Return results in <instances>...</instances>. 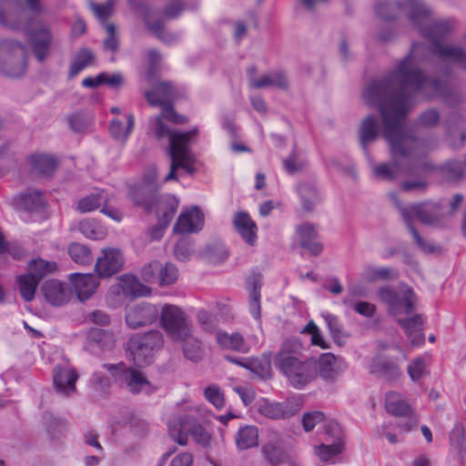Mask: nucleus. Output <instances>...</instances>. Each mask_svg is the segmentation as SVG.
Returning a JSON list of instances; mask_svg holds the SVG:
<instances>
[{
  "mask_svg": "<svg viewBox=\"0 0 466 466\" xmlns=\"http://www.w3.org/2000/svg\"><path fill=\"white\" fill-rule=\"evenodd\" d=\"M421 72L413 65L410 56L404 58L386 79L371 82L363 92V100L370 106H379L384 122V137L389 143L392 164H375L370 159L374 175L392 179L400 172V166H410L425 154L422 143L410 136L404 125L408 113L407 96L423 86Z\"/></svg>",
  "mask_w": 466,
  "mask_h": 466,
  "instance_id": "obj_1",
  "label": "nucleus"
},
{
  "mask_svg": "<svg viewBox=\"0 0 466 466\" xmlns=\"http://www.w3.org/2000/svg\"><path fill=\"white\" fill-rule=\"evenodd\" d=\"M173 95L174 90L172 86L165 82L158 83L152 90L145 92V96L150 106L161 107L160 115L149 119L150 131L158 139L165 137H169L168 151L172 162L169 173L164 179L165 181L177 179L176 170L177 167L184 168L188 173H193L192 164L194 157L187 145L191 137L196 136L198 133L196 128L187 133H177L172 132L167 127V121L175 124H182L187 121L185 116H179L174 111L170 104Z\"/></svg>",
  "mask_w": 466,
  "mask_h": 466,
  "instance_id": "obj_2",
  "label": "nucleus"
},
{
  "mask_svg": "<svg viewBox=\"0 0 466 466\" xmlns=\"http://www.w3.org/2000/svg\"><path fill=\"white\" fill-rule=\"evenodd\" d=\"M401 9L409 11L411 23L431 41L433 53L440 59L456 62L466 68V54L462 49L441 44L451 30V26L446 21L433 22L430 17L429 9L419 0H406L403 4L382 2L376 5V13L387 20L392 19L395 13Z\"/></svg>",
  "mask_w": 466,
  "mask_h": 466,
  "instance_id": "obj_3",
  "label": "nucleus"
},
{
  "mask_svg": "<svg viewBox=\"0 0 466 466\" xmlns=\"http://www.w3.org/2000/svg\"><path fill=\"white\" fill-rule=\"evenodd\" d=\"M0 25L10 29L23 28L39 62L48 56L52 33L42 21L30 18L20 0H0Z\"/></svg>",
  "mask_w": 466,
  "mask_h": 466,
  "instance_id": "obj_4",
  "label": "nucleus"
},
{
  "mask_svg": "<svg viewBox=\"0 0 466 466\" xmlns=\"http://www.w3.org/2000/svg\"><path fill=\"white\" fill-rule=\"evenodd\" d=\"M389 197L395 206L399 208L401 217L417 245L425 252H433L435 249L431 245L423 241L419 232L412 225V217H416L423 224H431L439 216L437 205L432 203H422L403 208L400 207V203L396 193H390Z\"/></svg>",
  "mask_w": 466,
  "mask_h": 466,
  "instance_id": "obj_5",
  "label": "nucleus"
},
{
  "mask_svg": "<svg viewBox=\"0 0 466 466\" xmlns=\"http://www.w3.org/2000/svg\"><path fill=\"white\" fill-rule=\"evenodd\" d=\"M159 326L171 341L186 337L193 329L187 313L179 306L171 303L162 305L158 310Z\"/></svg>",
  "mask_w": 466,
  "mask_h": 466,
  "instance_id": "obj_6",
  "label": "nucleus"
},
{
  "mask_svg": "<svg viewBox=\"0 0 466 466\" xmlns=\"http://www.w3.org/2000/svg\"><path fill=\"white\" fill-rule=\"evenodd\" d=\"M379 299L386 304L389 314L398 317L410 314L417 301L413 289L405 284L398 288L385 286L378 290Z\"/></svg>",
  "mask_w": 466,
  "mask_h": 466,
  "instance_id": "obj_7",
  "label": "nucleus"
},
{
  "mask_svg": "<svg viewBox=\"0 0 466 466\" xmlns=\"http://www.w3.org/2000/svg\"><path fill=\"white\" fill-rule=\"evenodd\" d=\"M164 345V338L159 330H151L144 335L133 336L127 344L129 357L138 367L149 365L154 354Z\"/></svg>",
  "mask_w": 466,
  "mask_h": 466,
  "instance_id": "obj_8",
  "label": "nucleus"
},
{
  "mask_svg": "<svg viewBox=\"0 0 466 466\" xmlns=\"http://www.w3.org/2000/svg\"><path fill=\"white\" fill-rule=\"evenodd\" d=\"M25 47L13 38L0 39V71L9 77H19L26 67Z\"/></svg>",
  "mask_w": 466,
  "mask_h": 466,
  "instance_id": "obj_9",
  "label": "nucleus"
},
{
  "mask_svg": "<svg viewBox=\"0 0 466 466\" xmlns=\"http://www.w3.org/2000/svg\"><path fill=\"white\" fill-rule=\"evenodd\" d=\"M160 186L157 181V169L155 166H151L146 169L141 180L131 187L130 196L137 205L146 209H151Z\"/></svg>",
  "mask_w": 466,
  "mask_h": 466,
  "instance_id": "obj_10",
  "label": "nucleus"
},
{
  "mask_svg": "<svg viewBox=\"0 0 466 466\" xmlns=\"http://www.w3.org/2000/svg\"><path fill=\"white\" fill-rule=\"evenodd\" d=\"M104 368L116 382L124 385L132 393H139L149 387V381L143 371L127 368L124 362L104 364Z\"/></svg>",
  "mask_w": 466,
  "mask_h": 466,
  "instance_id": "obj_11",
  "label": "nucleus"
},
{
  "mask_svg": "<svg viewBox=\"0 0 466 466\" xmlns=\"http://www.w3.org/2000/svg\"><path fill=\"white\" fill-rule=\"evenodd\" d=\"M288 435L283 436L277 431H269L267 442L261 451L264 459L271 465L278 466L289 458Z\"/></svg>",
  "mask_w": 466,
  "mask_h": 466,
  "instance_id": "obj_12",
  "label": "nucleus"
},
{
  "mask_svg": "<svg viewBox=\"0 0 466 466\" xmlns=\"http://www.w3.org/2000/svg\"><path fill=\"white\" fill-rule=\"evenodd\" d=\"M124 266V256L120 249L106 248L97 258L95 269L99 278H108L118 272Z\"/></svg>",
  "mask_w": 466,
  "mask_h": 466,
  "instance_id": "obj_13",
  "label": "nucleus"
},
{
  "mask_svg": "<svg viewBox=\"0 0 466 466\" xmlns=\"http://www.w3.org/2000/svg\"><path fill=\"white\" fill-rule=\"evenodd\" d=\"M386 410L393 416L410 417V421L402 425L404 431H409L418 423V419L413 415L412 409L407 399L397 391H390L385 399Z\"/></svg>",
  "mask_w": 466,
  "mask_h": 466,
  "instance_id": "obj_14",
  "label": "nucleus"
},
{
  "mask_svg": "<svg viewBox=\"0 0 466 466\" xmlns=\"http://www.w3.org/2000/svg\"><path fill=\"white\" fill-rule=\"evenodd\" d=\"M204 227V214L198 207L184 208L178 216L173 231L177 234H195Z\"/></svg>",
  "mask_w": 466,
  "mask_h": 466,
  "instance_id": "obj_15",
  "label": "nucleus"
},
{
  "mask_svg": "<svg viewBox=\"0 0 466 466\" xmlns=\"http://www.w3.org/2000/svg\"><path fill=\"white\" fill-rule=\"evenodd\" d=\"M46 300L52 306L61 307L71 299V289L66 283L56 279H48L41 287Z\"/></svg>",
  "mask_w": 466,
  "mask_h": 466,
  "instance_id": "obj_16",
  "label": "nucleus"
},
{
  "mask_svg": "<svg viewBox=\"0 0 466 466\" xmlns=\"http://www.w3.org/2000/svg\"><path fill=\"white\" fill-rule=\"evenodd\" d=\"M157 317V307L145 303L129 308L126 315V321L129 327L137 329L153 323Z\"/></svg>",
  "mask_w": 466,
  "mask_h": 466,
  "instance_id": "obj_17",
  "label": "nucleus"
},
{
  "mask_svg": "<svg viewBox=\"0 0 466 466\" xmlns=\"http://www.w3.org/2000/svg\"><path fill=\"white\" fill-rule=\"evenodd\" d=\"M255 69L248 71V83L252 88H268L276 87L279 89H287L289 87L288 73L281 70L270 71L259 77L254 76Z\"/></svg>",
  "mask_w": 466,
  "mask_h": 466,
  "instance_id": "obj_18",
  "label": "nucleus"
},
{
  "mask_svg": "<svg viewBox=\"0 0 466 466\" xmlns=\"http://www.w3.org/2000/svg\"><path fill=\"white\" fill-rule=\"evenodd\" d=\"M234 229L244 240V242L254 247L258 242V227L256 222L245 211H238L233 218Z\"/></svg>",
  "mask_w": 466,
  "mask_h": 466,
  "instance_id": "obj_19",
  "label": "nucleus"
},
{
  "mask_svg": "<svg viewBox=\"0 0 466 466\" xmlns=\"http://www.w3.org/2000/svg\"><path fill=\"white\" fill-rule=\"evenodd\" d=\"M297 233L299 246L312 256H319L323 250V244L314 225L305 223L298 227Z\"/></svg>",
  "mask_w": 466,
  "mask_h": 466,
  "instance_id": "obj_20",
  "label": "nucleus"
},
{
  "mask_svg": "<svg viewBox=\"0 0 466 466\" xmlns=\"http://www.w3.org/2000/svg\"><path fill=\"white\" fill-rule=\"evenodd\" d=\"M78 376L69 366H56L54 370V386L56 391L63 396H70L76 391V382Z\"/></svg>",
  "mask_w": 466,
  "mask_h": 466,
  "instance_id": "obj_21",
  "label": "nucleus"
},
{
  "mask_svg": "<svg viewBox=\"0 0 466 466\" xmlns=\"http://www.w3.org/2000/svg\"><path fill=\"white\" fill-rule=\"evenodd\" d=\"M369 369L370 373L388 381H395L402 374L400 365L395 360L380 355L371 360Z\"/></svg>",
  "mask_w": 466,
  "mask_h": 466,
  "instance_id": "obj_22",
  "label": "nucleus"
},
{
  "mask_svg": "<svg viewBox=\"0 0 466 466\" xmlns=\"http://www.w3.org/2000/svg\"><path fill=\"white\" fill-rule=\"evenodd\" d=\"M115 345L116 339L114 334L108 330L91 329L86 333V347L93 353H96V350H111Z\"/></svg>",
  "mask_w": 466,
  "mask_h": 466,
  "instance_id": "obj_23",
  "label": "nucleus"
},
{
  "mask_svg": "<svg viewBox=\"0 0 466 466\" xmlns=\"http://www.w3.org/2000/svg\"><path fill=\"white\" fill-rule=\"evenodd\" d=\"M298 193L301 208L308 213L315 211L324 200L322 192L312 182L299 184Z\"/></svg>",
  "mask_w": 466,
  "mask_h": 466,
  "instance_id": "obj_24",
  "label": "nucleus"
},
{
  "mask_svg": "<svg viewBox=\"0 0 466 466\" xmlns=\"http://www.w3.org/2000/svg\"><path fill=\"white\" fill-rule=\"evenodd\" d=\"M315 365V360L309 356L304 360L293 356V388L300 389L313 379Z\"/></svg>",
  "mask_w": 466,
  "mask_h": 466,
  "instance_id": "obj_25",
  "label": "nucleus"
},
{
  "mask_svg": "<svg viewBox=\"0 0 466 466\" xmlns=\"http://www.w3.org/2000/svg\"><path fill=\"white\" fill-rule=\"evenodd\" d=\"M69 279L80 301L88 299L96 290L98 281L92 274H71Z\"/></svg>",
  "mask_w": 466,
  "mask_h": 466,
  "instance_id": "obj_26",
  "label": "nucleus"
},
{
  "mask_svg": "<svg viewBox=\"0 0 466 466\" xmlns=\"http://www.w3.org/2000/svg\"><path fill=\"white\" fill-rule=\"evenodd\" d=\"M192 420L187 416H174L168 421V433L170 437L181 446L187 443V432H189Z\"/></svg>",
  "mask_w": 466,
  "mask_h": 466,
  "instance_id": "obj_27",
  "label": "nucleus"
},
{
  "mask_svg": "<svg viewBox=\"0 0 466 466\" xmlns=\"http://www.w3.org/2000/svg\"><path fill=\"white\" fill-rule=\"evenodd\" d=\"M216 339L219 346L225 350L238 351L240 353H248L250 350L249 345L244 337L238 332L228 333L218 331Z\"/></svg>",
  "mask_w": 466,
  "mask_h": 466,
  "instance_id": "obj_28",
  "label": "nucleus"
},
{
  "mask_svg": "<svg viewBox=\"0 0 466 466\" xmlns=\"http://www.w3.org/2000/svg\"><path fill=\"white\" fill-rule=\"evenodd\" d=\"M244 368L253 373L256 377L267 380L271 377V355L263 353L258 357L248 358Z\"/></svg>",
  "mask_w": 466,
  "mask_h": 466,
  "instance_id": "obj_29",
  "label": "nucleus"
},
{
  "mask_svg": "<svg viewBox=\"0 0 466 466\" xmlns=\"http://www.w3.org/2000/svg\"><path fill=\"white\" fill-rule=\"evenodd\" d=\"M118 289L126 296L146 297L151 294V288L140 282L133 275H124L119 279Z\"/></svg>",
  "mask_w": 466,
  "mask_h": 466,
  "instance_id": "obj_30",
  "label": "nucleus"
},
{
  "mask_svg": "<svg viewBox=\"0 0 466 466\" xmlns=\"http://www.w3.org/2000/svg\"><path fill=\"white\" fill-rule=\"evenodd\" d=\"M175 343H179L182 346L184 356L191 361H198L202 359L204 350L202 342L194 336L193 329L189 333L179 339H176Z\"/></svg>",
  "mask_w": 466,
  "mask_h": 466,
  "instance_id": "obj_31",
  "label": "nucleus"
},
{
  "mask_svg": "<svg viewBox=\"0 0 466 466\" xmlns=\"http://www.w3.org/2000/svg\"><path fill=\"white\" fill-rule=\"evenodd\" d=\"M178 199L173 195H166L157 198L155 208L158 221L169 224L178 207Z\"/></svg>",
  "mask_w": 466,
  "mask_h": 466,
  "instance_id": "obj_32",
  "label": "nucleus"
},
{
  "mask_svg": "<svg viewBox=\"0 0 466 466\" xmlns=\"http://www.w3.org/2000/svg\"><path fill=\"white\" fill-rule=\"evenodd\" d=\"M237 449L245 451L258 446V430L253 425L240 427L235 434Z\"/></svg>",
  "mask_w": 466,
  "mask_h": 466,
  "instance_id": "obj_33",
  "label": "nucleus"
},
{
  "mask_svg": "<svg viewBox=\"0 0 466 466\" xmlns=\"http://www.w3.org/2000/svg\"><path fill=\"white\" fill-rule=\"evenodd\" d=\"M398 321L410 338L412 345L418 346L424 341V335L422 333L423 320L420 315H415L407 319H399Z\"/></svg>",
  "mask_w": 466,
  "mask_h": 466,
  "instance_id": "obj_34",
  "label": "nucleus"
},
{
  "mask_svg": "<svg viewBox=\"0 0 466 466\" xmlns=\"http://www.w3.org/2000/svg\"><path fill=\"white\" fill-rule=\"evenodd\" d=\"M359 134L361 147L367 157H370L368 145L375 141L379 136V127L376 118L372 116L365 117L361 122Z\"/></svg>",
  "mask_w": 466,
  "mask_h": 466,
  "instance_id": "obj_35",
  "label": "nucleus"
},
{
  "mask_svg": "<svg viewBox=\"0 0 466 466\" xmlns=\"http://www.w3.org/2000/svg\"><path fill=\"white\" fill-rule=\"evenodd\" d=\"M135 126V116L133 114L127 115V123L124 124L120 119H113L109 126V133L114 139L125 144L132 133Z\"/></svg>",
  "mask_w": 466,
  "mask_h": 466,
  "instance_id": "obj_36",
  "label": "nucleus"
},
{
  "mask_svg": "<svg viewBox=\"0 0 466 466\" xmlns=\"http://www.w3.org/2000/svg\"><path fill=\"white\" fill-rule=\"evenodd\" d=\"M258 410L268 419L281 420L289 413V402H270L268 400H262L258 403Z\"/></svg>",
  "mask_w": 466,
  "mask_h": 466,
  "instance_id": "obj_37",
  "label": "nucleus"
},
{
  "mask_svg": "<svg viewBox=\"0 0 466 466\" xmlns=\"http://www.w3.org/2000/svg\"><path fill=\"white\" fill-rule=\"evenodd\" d=\"M108 194L103 189H95L92 193L82 198L77 203V210L81 213L91 212L102 204L108 203Z\"/></svg>",
  "mask_w": 466,
  "mask_h": 466,
  "instance_id": "obj_38",
  "label": "nucleus"
},
{
  "mask_svg": "<svg viewBox=\"0 0 466 466\" xmlns=\"http://www.w3.org/2000/svg\"><path fill=\"white\" fill-rule=\"evenodd\" d=\"M321 316L329 328V330L334 342L339 346H342L350 335L344 329L339 318L329 312H323Z\"/></svg>",
  "mask_w": 466,
  "mask_h": 466,
  "instance_id": "obj_39",
  "label": "nucleus"
},
{
  "mask_svg": "<svg viewBox=\"0 0 466 466\" xmlns=\"http://www.w3.org/2000/svg\"><path fill=\"white\" fill-rule=\"evenodd\" d=\"M361 278L370 282L395 279L398 278V271L390 267L367 266L361 273Z\"/></svg>",
  "mask_w": 466,
  "mask_h": 466,
  "instance_id": "obj_40",
  "label": "nucleus"
},
{
  "mask_svg": "<svg viewBox=\"0 0 466 466\" xmlns=\"http://www.w3.org/2000/svg\"><path fill=\"white\" fill-rule=\"evenodd\" d=\"M29 160L33 168L44 175H50L56 168V159L49 155L35 154L30 157Z\"/></svg>",
  "mask_w": 466,
  "mask_h": 466,
  "instance_id": "obj_41",
  "label": "nucleus"
},
{
  "mask_svg": "<svg viewBox=\"0 0 466 466\" xmlns=\"http://www.w3.org/2000/svg\"><path fill=\"white\" fill-rule=\"evenodd\" d=\"M275 366L287 377L291 374V342L285 341L275 356Z\"/></svg>",
  "mask_w": 466,
  "mask_h": 466,
  "instance_id": "obj_42",
  "label": "nucleus"
},
{
  "mask_svg": "<svg viewBox=\"0 0 466 466\" xmlns=\"http://www.w3.org/2000/svg\"><path fill=\"white\" fill-rule=\"evenodd\" d=\"M39 281L40 280H38L37 278H35L28 273L18 277L17 282L19 292L25 301L33 300Z\"/></svg>",
  "mask_w": 466,
  "mask_h": 466,
  "instance_id": "obj_43",
  "label": "nucleus"
},
{
  "mask_svg": "<svg viewBox=\"0 0 466 466\" xmlns=\"http://www.w3.org/2000/svg\"><path fill=\"white\" fill-rule=\"evenodd\" d=\"M178 279V269L177 268L170 263L166 262L159 264V272L157 284L159 287H166L173 285Z\"/></svg>",
  "mask_w": 466,
  "mask_h": 466,
  "instance_id": "obj_44",
  "label": "nucleus"
},
{
  "mask_svg": "<svg viewBox=\"0 0 466 466\" xmlns=\"http://www.w3.org/2000/svg\"><path fill=\"white\" fill-rule=\"evenodd\" d=\"M94 62L93 53L86 48L81 49L76 56L69 69V77H75L84 68L89 66Z\"/></svg>",
  "mask_w": 466,
  "mask_h": 466,
  "instance_id": "obj_45",
  "label": "nucleus"
},
{
  "mask_svg": "<svg viewBox=\"0 0 466 466\" xmlns=\"http://www.w3.org/2000/svg\"><path fill=\"white\" fill-rule=\"evenodd\" d=\"M56 268V264L55 262L38 258L30 261L27 266V273L41 280L46 274L54 272Z\"/></svg>",
  "mask_w": 466,
  "mask_h": 466,
  "instance_id": "obj_46",
  "label": "nucleus"
},
{
  "mask_svg": "<svg viewBox=\"0 0 466 466\" xmlns=\"http://www.w3.org/2000/svg\"><path fill=\"white\" fill-rule=\"evenodd\" d=\"M70 258L77 264L87 265L93 260L91 250L85 245L71 243L67 248Z\"/></svg>",
  "mask_w": 466,
  "mask_h": 466,
  "instance_id": "obj_47",
  "label": "nucleus"
},
{
  "mask_svg": "<svg viewBox=\"0 0 466 466\" xmlns=\"http://www.w3.org/2000/svg\"><path fill=\"white\" fill-rule=\"evenodd\" d=\"M337 357L331 352L322 353L319 360V375L324 379H331L336 374Z\"/></svg>",
  "mask_w": 466,
  "mask_h": 466,
  "instance_id": "obj_48",
  "label": "nucleus"
},
{
  "mask_svg": "<svg viewBox=\"0 0 466 466\" xmlns=\"http://www.w3.org/2000/svg\"><path fill=\"white\" fill-rule=\"evenodd\" d=\"M342 451L343 445L339 441L326 442L315 447L316 454L324 462L330 461L334 456L341 453Z\"/></svg>",
  "mask_w": 466,
  "mask_h": 466,
  "instance_id": "obj_49",
  "label": "nucleus"
},
{
  "mask_svg": "<svg viewBox=\"0 0 466 466\" xmlns=\"http://www.w3.org/2000/svg\"><path fill=\"white\" fill-rule=\"evenodd\" d=\"M45 201L40 192L23 194L19 198V205L27 211H35L44 207Z\"/></svg>",
  "mask_w": 466,
  "mask_h": 466,
  "instance_id": "obj_50",
  "label": "nucleus"
},
{
  "mask_svg": "<svg viewBox=\"0 0 466 466\" xmlns=\"http://www.w3.org/2000/svg\"><path fill=\"white\" fill-rule=\"evenodd\" d=\"M407 372L412 381H419L427 374V363L423 358L414 359L407 367Z\"/></svg>",
  "mask_w": 466,
  "mask_h": 466,
  "instance_id": "obj_51",
  "label": "nucleus"
},
{
  "mask_svg": "<svg viewBox=\"0 0 466 466\" xmlns=\"http://www.w3.org/2000/svg\"><path fill=\"white\" fill-rule=\"evenodd\" d=\"M79 229L83 235L92 239L104 238L105 230L96 222L89 219H84L79 223Z\"/></svg>",
  "mask_w": 466,
  "mask_h": 466,
  "instance_id": "obj_52",
  "label": "nucleus"
},
{
  "mask_svg": "<svg viewBox=\"0 0 466 466\" xmlns=\"http://www.w3.org/2000/svg\"><path fill=\"white\" fill-rule=\"evenodd\" d=\"M228 256V253L226 247L220 243L210 245L206 249V258L211 263L222 262Z\"/></svg>",
  "mask_w": 466,
  "mask_h": 466,
  "instance_id": "obj_53",
  "label": "nucleus"
},
{
  "mask_svg": "<svg viewBox=\"0 0 466 466\" xmlns=\"http://www.w3.org/2000/svg\"><path fill=\"white\" fill-rule=\"evenodd\" d=\"M193 440L203 447H209L212 443L211 435L198 423L192 421L189 431Z\"/></svg>",
  "mask_w": 466,
  "mask_h": 466,
  "instance_id": "obj_54",
  "label": "nucleus"
},
{
  "mask_svg": "<svg viewBox=\"0 0 466 466\" xmlns=\"http://www.w3.org/2000/svg\"><path fill=\"white\" fill-rule=\"evenodd\" d=\"M193 242L187 238H181L175 246L174 255L178 260H187L193 254Z\"/></svg>",
  "mask_w": 466,
  "mask_h": 466,
  "instance_id": "obj_55",
  "label": "nucleus"
},
{
  "mask_svg": "<svg viewBox=\"0 0 466 466\" xmlns=\"http://www.w3.org/2000/svg\"><path fill=\"white\" fill-rule=\"evenodd\" d=\"M206 399L217 409H221L225 404V399L219 387L213 384L204 390Z\"/></svg>",
  "mask_w": 466,
  "mask_h": 466,
  "instance_id": "obj_56",
  "label": "nucleus"
},
{
  "mask_svg": "<svg viewBox=\"0 0 466 466\" xmlns=\"http://www.w3.org/2000/svg\"><path fill=\"white\" fill-rule=\"evenodd\" d=\"M158 260H152L141 268V277L147 283H157L159 272Z\"/></svg>",
  "mask_w": 466,
  "mask_h": 466,
  "instance_id": "obj_57",
  "label": "nucleus"
},
{
  "mask_svg": "<svg viewBox=\"0 0 466 466\" xmlns=\"http://www.w3.org/2000/svg\"><path fill=\"white\" fill-rule=\"evenodd\" d=\"M325 422V441L326 442H333L339 441L341 442V430L338 422L334 420H326Z\"/></svg>",
  "mask_w": 466,
  "mask_h": 466,
  "instance_id": "obj_58",
  "label": "nucleus"
},
{
  "mask_svg": "<svg viewBox=\"0 0 466 466\" xmlns=\"http://www.w3.org/2000/svg\"><path fill=\"white\" fill-rule=\"evenodd\" d=\"M325 414L321 411L307 412L302 417V426L306 431H310L318 423L325 420Z\"/></svg>",
  "mask_w": 466,
  "mask_h": 466,
  "instance_id": "obj_59",
  "label": "nucleus"
},
{
  "mask_svg": "<svg viewBox=\"0 0 466 466\" xmlns=\"http://www.w3.org/2000/svg\"><path fill=\"white\" fill-rule=\"evenodd\" d=\"M116 0H106V3L97 5L90 3V8L98 19H106L113 14V6Z\"/></svg>",
  "mask_w": 466,
  "mask_h": 466,
  "instance_id": "obj_60",
  "label": "nucleus"
},
{
  "mask_svg": "<svg viewBox=\"0 0 466 466\" xmlns=\"http://www.w3.org/2000/svg\"><path fill=\"white\" fill-rule=\"evenodd\" d=\"M91 122V118L81 113H76L68 116L70 127L76 132L83 131Z\"/></svg>",
  "mask_w": 466,
  "mask_h": 466,
  "instance_id": "obj_61",
  "label": "nucleus"
},
{
  "mask_svg": "<svg viewBox=\"0 0 466 466\" xmlns=\"http://www.w3.org/2000/svg\"><path fill=\"white\" fill-rule=\"evenodd\" d=\"M197 319L200 327L206 331H213L216 329V321L214 318L206 310L198 311Z\"/></svg>",
  "mask_w": 466,
  "mask_h": 466,
  "instance_id": "obj_62",
  "label": "nucleus"
},
{
  "mask_svg": "<svg viewBox=\"0 0 466 466\" xmlns=\"http://www.w3.org/2000/svg\"><path fill=\"white\" fill-rule=\"evenodd\" d=\"M99 76L102 77L100 80L101 85L105 84L113 88L120 87L124 84V77L120 73H114L111 76L106 73H101L99 74Z\"/></svg>",
  "mask_w": 466,
  "mask_h": 466,
  "instance_id": "obj_63",
  "label": "nucleus"
},
{
  "mask_svg": "<svg viewBox=\"0 0 466 466\" xmlns=\"http://www.w3.org/2000/svg\"><path fill=\"white\" fill-rule=\"evenodd\" d=\"M193 463V455L190 452H181L176 455L169 462L168 466H191Z\"/></svg>",
  "mask_w": 466,
  "mask_h": 466,
  "instance_id": "obj_64",
  "label": "nucleus"
}]
</instances>
